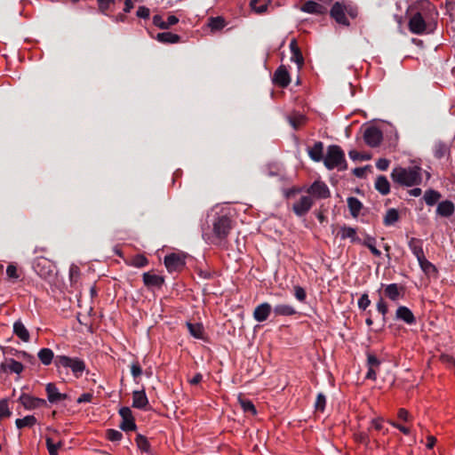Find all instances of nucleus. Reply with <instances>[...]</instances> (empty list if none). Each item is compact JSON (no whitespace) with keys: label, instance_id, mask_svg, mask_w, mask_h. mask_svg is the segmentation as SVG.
<instances>
[{"label":"nucleus","instance_id":"5fc2aeb1","mask_svg":"<svg viewBox=\"0 0 455 455\" xmlns=\"http://www.w3.org/2000/svg\"><path fill=\"white\" fill-rule=\"evenodd\" d=\"M326 404V397L322 393L317 395L315 407L317 411H323Z\"/></svg>","mask_w":455,"mask_h":455},{"label":"nucleus","instance_id":"603ef678","mask_svg":"<svg viewBox=\"0 0 455 455\" xmlns=\"http://www.w3.org/2000/svg\"><path fill=\"white\" fill-rule=\"evenodd\" d=\"M377 310L382 315L383 322L385 323L388 308L387 303L382 298H380L377 302Z\"/></svg>","mask_w":455,"mask_h":455},{"label":"nucleus","instance_id":"c756f323","mask_svg":"<svg viewBox=\"0 0 455 455\" xmlns=\"http://www.w3.org/2000/svg\"><path fill=\"white\" fill-rule=\"evenodd\" d=\"M323 142L317 141L314 144V146L312 148H310L308 149V155L312 160H314L315 162H320L321 160H323Z\"/></svg>","mask_w":455,"mask_h":455},{"label":"nucleus","instance_id":"3c124183","mask_svg":"<svg viewBox=\"0 0 455 455\" xmlns=\"http://www.w3.org/2000/svg\"><path fill=\"white\" fill-rule=\"evenodd\" d=\"M123 437V435L120 431L116 429H108L107 430V438L111 442H119Z\"/></svg>","mask_w":455,"mask_h":455},{"label":"nucleus","instance_id":"6e6d98bb","mask_svg":"<svg viewBox=\"0 0 455 455\" xmlns=\"http://www.w3.org/2000/svg\"><path fill=\"white\" fill-rule=\"evenodd\" d=\"M148 259L143 255H136L132 259V265L137 267H145L148 264Z\"/></svg>","mask_w":455,"mask_h":455},{"label":"nucleus","instance_id":"13d9d810","mask_svg":"<svg viewBox=\"0 0 455 455\" xmlns=\"http://www.w3.org/2000/svg\"><path fill=\"white\" fill-rule=\"evenodd\" d=\"M80 276V268L75 265L72 264L69 267V277L71 282H76Z\"/></svg>","mask_w":455,"mask_h":455},{"label":"nucleus","instance_id":"e433bc0d","mask_svg":"<svg viewBox=\"0 0 455 455\" xmlns=\"http://www.w3.org/2000/svg\"><path fill=\"white\" fill-rule=\"evenodd\" d=\"M441 197L442 195L438 191L427 189L424 194L423 199L427 205L433 206L440 200Z\"/></svg>","mask_w":455,"mask_h":455},{"label":"nucleus","instance_id":"864d4df0","mask_svg":"<svg viewBox=\"0 0 455 455\" xmlns=\"http://www.w3.org/2000/svg\"><path fill=\"white\" fill-rule=\"evenodd\" d=\"M294 296L299 302H305L307 293L304 288L301 286H294Z\"/></svg>","mask_w":455,"mask_h":455},{"label":"nucleus","instance_id":"20e7f679","mask_svg":"<svg viewBox=\"0 0 455 455\" xmlns=\"http://www.w3.org/2000/svg\"><path fill=\"white\" fill-rule=\"evenodd\" d=\"M392 180L400 186L413 187L419 185L422 180L421 168L410 166L407 168L397 166L391 172Z\"/></svg>","mask_w":455,"mask_h":455},{"label":"nucleus","instance_id":"f8f14e48","mask_svg":"<svg viewBox=\"0 0 455 455\" xmlns=\"http://www.w3.org/2000/svg\"><path fill=\"white\" fill-rule=\"evenodd\" d=\"M313 205V199L310 196H301L292 206L293 212L297 216L307 214Z\"/></svg>","mask_w":455,"mask_h":455},{"label":"nucleus","instance_id":"bb28decb","mask_svg":"<svg viewBox=\"0 0 455 455\" xmlns=\"http://www.w3.org/2000/svg\"><path fill=\"white\" fill-rule=\"evenodd\" d=\"M148 403L144 391H134L132 393V406L138 409H144Z\"/></svg>","mask_w":455,"mask_h":455},{"label":"nucleus","instance_id":"338daca9","mask_svg":"<svg viewBox=\"0 0 455 455\" xmlns=\"http://www.w3.org/2000/svg\"><path fill=\"white\" fill-rule=\"evenodd\" d=\"M388 423L393 426L394 427L399 429L402 433H403L404 435H409L410 434V429L406 427H403L400 424H397L396 422L395 421H391L389 420Z\"/></svg>","mask_w":455,"mask_h":455},{"label":"nucleus","instance_id":"774afa93","mask_svg":"<svg viewBox=\"0 0 455 455\" xmlns=\"http://www.w3.org/2000/svg\"><path fill=\"white\" fill-rule=\"evenodd\" d=\"M178 22H179V19L176 16L170 15L167 18V20L165 21L166 29L169 28L170 27L177 24Z\"/></svg>","mask_w":455,"mask_h":455},{"label":"nucleus","instance_id":"f03ea898","mask_svg":"<svg viewBox=\"0 0 455 455\" xmlns=\"http://www.w3.org/2000/svg\"><path fill=\"white\" fill-rule=\"evenodd\" d=\"M231 228V220L228 217L218 216L212 222V232H204L203 237L208 243L224 246Z\"/></svg>","mask_w":455,"mask_h":455},{"label":"nucleus","instance_id":"4468645a","mask_svg":"<svg viewBox=\"0 0 455 455\" xmlns=\"http://www.w3.org/2000/svg\"><path fill=\"white\" fill-rule=\"evenodd\" d=\"M273 83L282 88H285L290 84L291 77L288 69L285 66L281 65L275 71L273 76Z\"/></svg>","mask_w":455,"mask_h":455},{"label":"nucleus","instance_id":"cd10ccee","mask_svg":"<svg viewBox=\"0 0 455 455\" xmlns=\"http://www.w3.org/2000/svg\"><path fill=\"white\" fill-rule=\"evenodd\" d=\"M37 356L40 362L45 366L50 365L52 361H55L54 354L50 348L44 347L40 349L37 353Z\"/></svg>","mask_w":455,"mask_h":455},{"label":"nucleus","instance_id":"a19ab883","mask_svg":"<svg viewBox=\"0 0 455 455\" xmlns=\"http://www.w3.org/2000/svg\"><path fill=\"white\" fill-rule=\"evenodd\" d=\"M239 403L244 412L255 415L257 413L256 408L251 401L245 398L239 397Z\"/></svg>","mask_w":455,"mask_h":455},{"label":"nucleus","instance_id":"680f3d73","mask_svg":"<svg viewBox=\"0 0 455 455\" xmlns=\"http://www.w3.org/2000/svg\"><path fill=\"white\" fill-rule=\"evenodd\" d=\"M153 23L156 27L161 29H166L165 21L163 20L162 16L155 15L153 17Z\"/></svg>","mask_w":455,"mask_h":455},{"label":"nucleus","instance_id":"c85d7f7f","mask_svg":"<svg viewBox=\"0 0 455 455\" xmlns=\"http://www.w3.org/2000/svg\"><path fill=\"white\" fill-rule=\"evenodd\" d=\"M450 145L443 141H437L433 148L435 157L441 159L450 154Z\"/></svg>","mask_w":455,"mask_h":455},{"label":"nucleus","instance_id":"0eeeda50","mask_svg":"<svg viewBox=\"0 0 455 455\" xmlns=\"http://www.w3.org/2000/svg\"><path fill=\"white\" fill-rule=\"evenodd\" d=\"M18 401L28 411L36 410L41 407H45L47 405L46 400L32 396L26 393H22L20 395Z\"/></svg>","mask_w":455,"mask_h":455},{"label":"nucleus","instance_id":"393cba45","mask_svg":"<svg viewBox=\"0 0 455 455\" xmlns=\"http://www.w3.org/2000/svg\"><path fill=\"white\" fill-rule=\"evenodd\" d=\"M339 235L342 240L349 238L352 243H361V238L356 235V229L351 227L342 226L339 228Z\"/></svg>","mask_w":455,"mask_h":455},{"label":"nucleus","instance_id":"09e8293b","mask_svg":"<svg viewBox=\"0 0 455 455\" xmlns=\"http://www.w3.org/2000/svg\"><path fill=\"white\" fill-rule=\"evenodd\" d=\"M136 443L139 449H140L143 451H148L149 450L150 445L148 439L141 435H137Z\"/></svg>","mask_w":455,"mask_h":455},{"label":"nucleus","instance_id":"aec40b11","mask_svg":"<svg viewBox=\"0 0 455 455\" xmlns=\"http://www.w3.org/2000/svg\"><path fill=\"white\" fill-rule=\"evenodd\" d=\"M272 310L275 316H291L297 314L295 307L289 304H277Z\"/></svg>","mask_w":455,"mask_h":455},{"label":"nucleus","instance_id":"b1692460","mask_svg":"<svg viewBox=\"0 0 455 455\" xmlns=\"http://www.w3.org/2000/svg\"><path fill=\"white\" fill-rule=\"evenodd\" d=\"M300 10L303 12L307 13H312V14H323L325 12V7L322 4L314 2V1H307L301 7Z\"/></svg>","mask_w":455,"mask_h":455},{"label":"nucleus","instance_id":"c03bdc74","mask_svg":"<svg viewBox=\"0 0 455 455\" xmlns=\"http://www.w3.org/2000/svg\"><path fill=\"white\" fill-rule=\"evenodd\" d=\"M250 6L257 13H263L267 8V4L262 0H251Z\"/></svg>","mask_w":455,"mask_h":455},{"label":"nucleus","instance_id":"412c9836","mask_svg":"<svg viewBox=\"0 0 455 455\" xmlns=\"http://www.w3.org/2000/svg\"><path fill=\"white\" fill-rule=\"evenodd\" d=\"M408 245L412 254L417 258V260L422 259L423 256H425L423 251V241L419 238L411 237L409 240Z\"/></svg>","mask_w":455,"mask_h":455},{"label":"nucleus","instance_id":"ea45409f","mask_svg":"<svg viewBox=\"0 0 455 455\" xmlns=\"http://www.w3.org/2000/svg\"><path fill=\"white\" fill-rule=\"evenodd\" d=\"M188 329L189 331V333L196 338V339H202L203 333H204V327L201 323H187Z\"/></svg>","mask_w":455,"mask_h":455},{"label":"nucleus","instance_id":"69168bd1","mask_svg":"<svg viewBox=\"0 0 455 455\" xmlns=\"http://www.w3.org/2000/svg\"><path fill=\"white\" fill-rule=\"evenodd\" d=\"M92 399V395L90 394V393H84L83 395H81L78 398H77V403H90Z\"/></svg>","mask_w":455,"mask_h":455},{"label":"nucleus","instance_id":"58836bf2","mask_svg":"<svg viewBox=\"0 0 455 455\" xmlns=\"http://www.w3.org/2000/svg\"><path fill=\"white\" fill-rule=\"evenodd\" d=\"M399 219V213L397 212V210L392 208V209H389L387 210L385 217H384V220H383V222L386 226H391L393 224H395Z\"/></svg>","mask_w":455,"mask_h":455},{"label":"nucleus","instance_id":"423d86ee","mask_svg":"<svg viewBox=\"0 0 455 455\" xmlns=\"http://www.w3.org/2000/svg\"><path fill=\"white\" fill-rule=\"evenodd\" d=\"M323 164L329 170L337 168L338 170H346L347 164L345 154L341 148L337 145H331L327 148V153L323 157Z\"/></svg>","mask_w":455,"mask_h":455},{"label":"nucleus","instance_id":"7ed1b4c3","mask_svg":"<svg viewBox=\"0 0 455 455\" xmlns=\"http://www.w3.org/2000/svg\"><path fill=\"white\" fill-rule=\"evenodd\" d=\"M54 365L59 374L68 375L71 371L76 379L82 377L86 370L85 362L79 357H70L68 355H58L55 356Z\"/></svg>","mask_w":455,"mask_h":455},{"label":"nucleus","instance_id":"2f4dec72","mask_svg":"<svg viewBox=\"0 0 455 455\" xmlns=\"http://www.w3.org/2000/svg\"><path fill=\"white\" fill-rule=\"evenodd\" d=\"M360 243L366 246L374 256L379 257L381 255L380 251L376 247L375 237L366 235L363 240L361 239Z\"/></svg>","mask_w":455,"mask_h":455},{"label":"nucleus","instance_id":"052dcab7","mask_svg":"<svg viewBox=\"0 0 455 455\" xmlns=\"http://www.w3.org/2000/svg\"><path fill=\"white\" fill-rule=\"evenodd\" d=\"M137 16L141 19H147L149 17V9L146 6H140L137 10Z\"/></svg>","mask_w":455,"mask_h":455},{"label":"nucleus","instance_id":"9b49d317","mask_svg":"<svg viewBox=\"0 0 455 455\" xmlns=\"http://www.w3.org/2000/svg\"><path fill=\"white\" fill-rule=\"evenodd\" d=\"M307 192L317 199H325L330 196V190L327 185L320 180L315 181Z\"/></svg>","mask_w":455,"mask_h":455},{"label":"nucleus","instance_id":"de8ad7c7","mask_svg":"<svg viewBox=\"0 0 455 455\" xmlns=\"http://www.w3.org/2000/svg\"><path fill=\"white\" fill-rule=\"evenodd\" d=\"M12 414V411L9 409L8 405V400L7 399H2L0 400V420L4 418L10 417Z\"/></svg>","mask_w":455,"mask_h":455},{"label":"nucleus","instance_id":"7c9ffc66","mask_svg":"<svg viewBox=\"0 0 455 455\" xmlns=\"http://www.w3.org/2000/svg\"><path fill=\"white\" fill-rule=\"evenodd\" d=\"M143 282L147 286L159 287L163 284L164 279L160 275L155 274L144 273Z\"/></svg>","mask_w":455,"mask_h":455},{"label":"nucleus","instance_id":"4be33fe9","mask_svg":"<svg viewBox=\"0 0 455 455\" xmlns=\"http://www.w3.org/2000/svg\"><path fill=\"white\" fill-rule=\"evenodd\" d=\"M385 295L393 301H397L403 297V287L397 283H390L385 287Z\"/></svg>","mask_w":455,"mask_h":455},{"label":"nucleus","instance_id":"2eb2a0df","mask_svg":"<svg viewBox=\"0 0 455 455\" xmlns=\"http://www.w3.org/2000/svg\"><path fill=\"white\" fill-rule=\"evenodd\" d=\"M273 312L272 306L267 302L258 305L253 311V318L259 323L265 322Z\"/></svg>","mask_w":455,"mask_h":455},{"label":"nucleus","instance_id":"49530a36","mask_svg":"<svg viewBox=\"0 0 455 455\" xmlns=\"http://www.w3.org/2000/svg\"><path fill=\"white\" fill-rule=\"evenodd\" d=\"M306 121L303 115H294L289 117L290 124L295 129H299Z\"/></svg>","mask_w":455,"mask_h":455},{"label":"nucleus","instance_id":"a18cd8bd","mask_svg":"<svg viewBox=\"0 0 455 455\" xmlns=\"http://www.w3.org/2000/svg\"><path fill=\"white\" fill-rule=\"evenodd\" d=\"M46 447L50 453V455H57L59 449L61 447V443H53L52 439L51 437L45 438Z\"/></svg>","mask_w":455,"mask_h":455},{"label":"nucleus","instance_id":"5701e85b","mask_svg":"<svg viewBox=\"0 0 455 455\" xmlns=\"http://www.w3.org/2000/svg\"><path fill=\"white\" fill-rule=\"evenodd\" d=\"M455 211V207L452 202L445 200L438 204L436 208V213L442 217H451Z\"/></svg>","mask_w":455,"mask_h":455},{"label":"nucleus","instance_id":"6ab92c4d","mask_svg":"<svg viewBox=\"0 0 455 455\" xmlns=\"http://www.w3.org/2000/svg\"><path fill=\"white\" fill-rule=\"evenodd\" d=\"M395 316L397 319L403 321L407 324H413L416 323V318L413 313L405 306L398 307Z\"/></svg>","mask_w":455,"mask_h":455},{"label":"nucleus","instance_id":"f3484780","mask_svg":"<svg viewBox=\"0 0 455 455\" xmlns=\"http://www.w3.org/2000/svg\"><path fill=\"white\" fill-rule=\"evenodd\" d=\"M379 365L380 361L374 355L369 354L367 356L368 371L365 378L367 379L375 380L377 378V370Z\"/></svg>","mask_w":455,"mask_h":455},{"label":"nucleus","instance_id":"6e6552de","mask_svg":"<svg viewBox=\"0 0 455 455\" xmlns=\"http://www.w3.org/2000/svg\"><path fill=\"white\" fill-rule=\"evenodd\" d=\"M363 139L368 146L375 148L382 141L383 135L379 129L371 126L364 131Z\"/></svg>","mask_w":455,"mask_h":455},{"label":"nucleus","instance_id":"dca6fc26","mask_svg":"<svg viewBox=\"0 0 455 455\" xmlns=\"http://www.w3.org/2000/svg\"><path fill=\"white\" fill-rule=\"evenodd\" d=\"M45 391L47 394V399L51 403H56L67 398V395L59 392V389L54 383H48L45 387Z\"/></svg>","mask_w":455,"mask_h":455},{"label":"nucleus","instance_id":"ddd939ff","mask_svg":"<svg viewBox=\"0 0 455 455\" xmlns=\"http://www.w3.org/2000/svg\"><path fill=\"white\" fill-rule=\"evenodd\" d=\"M164 264L169 272L179 271L185 266V259L182 256L171 253L164 258Z\"/></svg>","mask_w":455,"mask_h":455},{"label":"nucleus","instance_id":"a211bd4d","mask_svg":"<svg viewBox=\"0 0 455 455\" xmlns=\"http://www.w3.org/2000/svg\"><path fill=\"white\" fill-rule=\"evenodd\" d=\"M290 50L291 53V60L295 62L298 68L300 69L304 65V58L294 38L290 43Z\"/></svg>","mask_w":455,"mask_h":455},{"label":"nucleus","instance_id":"8fccbe9b","mask_svg":"<svg viewBox=\"0 0 455 455\" xmlns=\"http://www.w3.org/2000/svg\"><path fill=\"white\" fill-rule=\"evenodd\" d=\"M384 422L385 419L383 417H376L371 419V427L375 429L376 431H382L384 430Z\"/></svg>","mask_w":455,"mask_h":455},{"label":"nucleus","instance_id":"79ce46f5","mask_svg":"<svg viewBox=\"0 0 455 455\" xmlns=\"http://www.w3.org/2000/svg\"><path fill=\"white\" fill-rule=\"evenodd\" d=\"M419 265L422 271L426 274H431L436 272V267L430 261H428L425 256L422 259H418Z\"/></svg>","mask_w":455,"mask_h":455},{"label":"nucleus","instance_id":"e2e57ef3","mask_svg":"<svg viewBox=\"0 0 455 455\" xmlns=\"http://www.w3.org/2000/svg\"><path fill=\"white\" fill-rule=\"evenodd\" d=\"M389 160L386 158H379L376 162V167L380 171H386L389 166Z\"/></svg>","mask_w":455,"mask_h":455},{"label":"nucleus","instance_id":"37998d69","mask_svg":"<svg viewBox=\"0 0 455 455\" xmlns=\"http://www.w3.org/2000/svg\"><path fill=\"white\" fill-rule=\"evenodd\" d=\"M355 440L358 443L364 445L366 448L370 449L371 446V438L368 433L366 432H358L355 434Z\"/></svg>","mask_w":455,"mask_h":455},{"label":"nucleus","instance_id":"f257e3e1","mask_svg":"<svg viewBox=\"0 0 455 455\" xmlns=\"http://www.w3.org/2000/svg\"><path fill=\"white\" fill-rule=\"evenodd\" d=\"M438 12L428 0H420L411 7L409 30L415 35L431 34L437 26Z\"/></svg>","mask_w":455,"mask_h":455},{"label":"nucleus","instance_id":"0e129e2a","mask_svg":"<svg viewBox=\"0 0 455 455\" xmlns=\"http://www.w3.org/2000/svg\"><path fill=\"white\" fill-rule=\"evenodd\" d=\"M6 274L9 278L17 279L19 275L17 273V267L13 265H9L6 269Z\"/></svg>","mask_w":455,"mask_h":455},{"label":"nucleus","instance_id":"72a5a7b5","mask_svg":"<svg viewBox=\"0 0 455 455\" xmlns=\"http://www.w3.org/2000/svg\"><path fill=\"white\" fill-rule=\"evenodd\" d=\"M375 188L383 196L390 192V184L385 176H379L375 181Z\"/></svg>","mask_w":455,"mask_h":455},{"label":"nucleus","instance_id":"4c0bfd02","mask_svg":"<svg viewBox=\"0 0 455 455\" xmlns=\"http://www.w3.org/2000/svg\"><path fill=\"white\" fill-rule=\"evenodd\" d=\"M347 205L351 215L355 218L359 215L363 208L362 203L356 197L353 196L347 198Z\"/></svg>","mask_w":455,"mask_h":455},{"label":"nucleus","instance_id":"1a4fd4ad","mask_svg":"<svg viewBox=\"0 0 455 455\" xmlns=\"http://www.w3.org/2000/svg\"><path fill=\"white\" fill-rule=\"evenodd\" d=\"M23 370V364L13 358H4V360L0 363V371L3 373H15L20 375Z\"/></svg>","mask_w":455,"mask_h":455},{"label":"nucleus","instance_id":"bf43d9fd","mask_svg":"<svg viewBox=\"0 0 455 455\" xmlns=\"http://www.w3.org/2000/svg\"><path fill=\"white\" fill-rule=\"evenodd\" d=\"M131 373L135 379L142 374V369L138 362L132 363L131 365Z\"/></svg>","mask_w":455,"mask_h":455},{"label":"nucleus","instance_id":"c9c22d12","mask_svg":"<svg viewBox=\"0 0 455 455\" xmlns=\"http://www.w3.org/2000/svg\"><path fill=\"white\" fill-rule=\"evenodd\" d=\"M37 423V419L34 415H28L22 419H17L15 425L17 428L32 427Z\"/></svg>","mask_w":455,"mask_h":455},{"label":"nucleus","instance_id":"39448f33","mask_svg":"<svg viewBox=\"0 0 455 455\" xmlns=\"http://www.w3.org/2000/svg\"><path fill=\"white\" fill-rule=\"evenodd\" d=\"M358 7L346 1L336 2L331 8L330 16L339 24L344 27L350 26V19H355L358 16Z\"/></svg>","mask_w":455,"mask_h":455},{"label":"nucleus","instance_id":"a878e982","mask_svg":"<svg viewBox=\"0 0 455 455\" xmlns=\"http://www.w3.org/2000/svg\"><path fill=\"white\" fill-rule=\"evenodd\" d=\"M13 332L22 341H24V342L29 341V339H30L29 332L20 320H18L13 323Z\"/></svg>","mask_w":455,"mask_h":455},{"label":"nucleus","instance_id":"473e14b6","mask_svg":"<svg viewBox=\"0 0 455 455\" xmlns=\"http://www.w3.org/2000/svg\"><path fill=\"white\" fill-rule=\"evenodd\" d=\"M156 39L164 44H177L180 40V36L172 32H162L158 33Z\"/></svg>","mask_w":455,"mask_h":455},{"label":"nucleus","instance_id":"4d7b16f0","mask_svg":"<svg viewBox=\"0 0 455 455\" xmlns=\"http://www.w3.org/2000/svg\"><path fill=\"white\" fill-rule=\"evenodd\" d=\"M358 307L362 310H365L371 304V300L367 293H363L358 299Z\"/></svg>","mask_w":455,"mask_h":455},{"label":"nucleus","instance_id":"9d476101","mask_svg":"<svg viewBox=\"0 0 455 455\" xmlns=\"http://www.w3.org/2000/svg\"><path fill=\"white\" fill-rule=\"evenodd\" d=\"M122 418L120 428L124 431H132L136 429V424L132 416V412L129 407H122L119 410Z\"/></svg>","mask_w":455,"mask_h":455},{"label":"nucleus","instance_id":"f704fd0d","mask_svg":"<svg viewBox=\"0 0 455 455\" xmlns=\"http://www.w3.org/2000/svg\"><path fill=\"white\" fill-rule=\"evenodd\" d=\"M227 25L225 19L221 16L211 17L208 19V26L212 32L220 31Z\"/></svg>","mask_w":455,"mask_h":455}]
</instances>
